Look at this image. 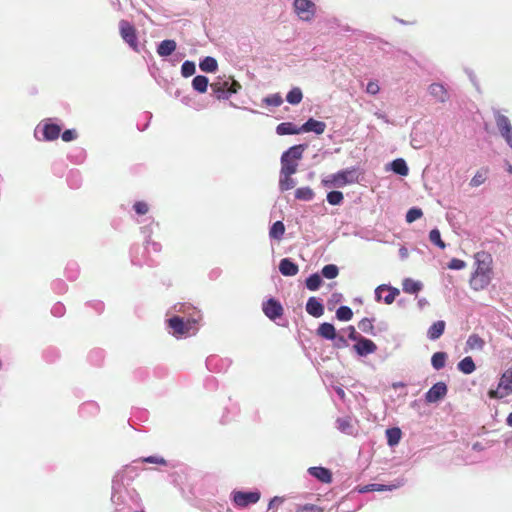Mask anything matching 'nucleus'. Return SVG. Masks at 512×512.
<instances>
[{
	"label": "nucleus",
	"instance_id": "obj_12",
	"mask_svg": "<svg viewBox=\"0 0 512 512\" xmlns=\"http://www.w3.org/2000/svg\"><path fill=\"white\" fill-rule=\"evenodd\" d=\"M406 483V479L404 477L397 478L391 484H380V483H370L363 486H358L357 491L360 494L368 493V492H384V491H393L397 488L404 486Z\"/></svg>",
	"mask_w": 512,
	"mask_h": 512
},
{
	"label": "nucleus",
	"instance_id": "obj_24",
	"mask_svg": "<svg viewBox=\"0 0 512 512\" xmlns=\"http://www.w3.org/2000/svg\"><path fill=\"white\" fill-rule=\"evenodd\" d=\"M326 123L320 120H316L313 117L308 118L302 125V133L313 132L316 135H321L325 132Z\"/></svg>",
	"mask_w": 512,
	"mask_h": 512
},
{
	"label": "nucleus",
	"instance_id": "obj_50",
	"mask_svg": "<svg viewBox=\"0 0 512 512\" xmlns=\"http://www.w3.org/2000/svg\"><path fill=\"white\" fill-rule=\"evenodd\" d=\"M326 200L332 206H339L343 203L344 195L339 190H332L327 193Z\"/></svg>",
	"mask_w": 512,
	"mask_h": 512
},
{
	"label": "nucleus",
	"instance_id": "obj_63",
	"mask_svg": "<svg viewBox=\"0 0 512 512\" xmlns=\"http://www.w3.org/2000/svg\"><path fill=\"white\" fill-rule=\"evenodd\" d=\"M60 135L64 142H71L73 140H76L78 137L76 129H66L62 133H60Z\"/></svg>",
	"mask_w": 512,
	"mask_h": 512
},
{
	"label": "nucleus",
	"instance_id": "obj_17",
	"mask_svg": "<svg viewBox=\"0 0 512 512\" xmlns=\"http://www.w3.org/2000/svg\"><path fill=\"white\" fill-rule=\"evenodd\" d=\"M477 268L474 272L492 274V256L486 251H479L475 254Z\"/></svg>",
	"mask_w": 512,
	"mask_h": 512
},
{
	"label": "nucleus",
	"instance_id": "obj_16",
	"mask_svg": "<svg viewBox=\"0 0 512 512\" xmlns=\"http://www.w3.org/2000/svg\"><path fill=\"white\" fill-rule=\"evenodd\" d=\"M41 131L42 140L46 142H51L58 139V137L60 136L61 125L53 122V119L48 118L43 121Z\"/></svg>",
	"mask_w": 512,
	"mask_h": 512
},
{
	"label": "nucleus",
	"instance_id": "obj_8",
	"mask_svg": "<svg viewBox=\"0 0 512 512\" xmlns=\"http://www.w3.org/2000/svg\"><path fill=\"white\" fill-rule=\"evenodd\" d=\"M130 259L133 266L142 267L144 265L154 267L157 262L149 255V245L144 244L141 247L139 244H134L130 248Z\"/></svg>",
	"mask_w": 512,
	"mask_h": 512
},
{
	"label": "nucleus",
	"instance_id": "obj_27",
	"mask_svg": "<svg viewBox=\"0 0 512 512\" xmlns=\"http://www.w3.org/2000/svg\"><path fill=\"white\" fill-rule=\"evenodd\" d=\"M177 43L173 39H165L157 44L156 52L160 57L167 58L176 51Z\"/></svg>",
	"mask_w": 512,
	"mask_h": 512
},
{
	"label": "nucleus",
	"instance_id": "obj_1",
	"mask_svg": "<svg viewBox=\"0 0 512 512\" xmlns=\"http://www.w3.org/2000/svg\"><path fill=\"white\" fill-rule=\"evenodd\" d=\"M138 471V466L128 464L113 476L111 502L115 506V512H131L140 508L142 499L132 486Z\"/></svg>",
	"mask_w": 512,
	"mask_h": 512
},
{
	"label": "nucleus",
	"instance_id": "obj_33",
	"mask_svg": "<svg viewBox=\"0 0 512 512\" xmlns=\"http://www.w3.org/2000/svg\"><path fill=\"white\" fill-rule=\"evenodd\" d=\"M199 68L205 73H215L218 70V62L212 56H205L200 59Z\"/></svg>",
	"mask_w": 512,
	"mask_h": 512
},
{
	"label": "nucleus",
	"instance_id": "obj_39",
	"mask_svg": "<svg viewBox=\"0 0 512 512\" xmlns=\"http://www.w3.org/2000/svg\"><path fill=\"white\" fill-rule=\"evenodd\" d=\"M285 233V225L281 220L275 221L269 229V237L273 240H281Z\"/></svg>",
	"mask_w": 512,
	"mask_h": 512
},
{
	"label": "nucleus",
	"instance_id": "obj_36",
	"mask_svg": "<svg viewBox=\"0 0 512 512\" xmlns=\"http://www.w3.org/2000/svg\"><path fill=\"white\" fill-rule=\"evenodd\" d=\"M457 369L465 375H470L476 370V365L471 356H466L457 363Z\"/></svg>",
	"mask_w": 512,
	"mask_h": 512
},
{
	"label": "nucleus",
	"instance_id": "obj_64",
	"mask_svg": "<svg viewBox=\"0 0 512 512\" xmlns=\"http://www.w3.org/2000/svg\"><path fill=\"white\" fill-rule=\"evenodd\" d=\"M86 306L92 308L97 314H101L105 309V304L100 300L88 301Z\"/></svg>",
	"mask_w": 512,
	"mask_h": 512
},
{
	"label": "nucleus",
	"instance_id": "obj_28",
	"mask_svg": "<svg viewBox=\"0 0 512 512\" xmlns=\"http://www.w3.org/2000/svg\"><path fill=\"white\" fill-rule=\"evenodd\" d=\"M212 94L218 100H228L232 92L228 88V82H214L210 85Z\"/></svg>",
	"mask_w": 512,
	"mask_h": 512
},
{
	"label": "nucleus",
	"instance_id": "obj_56",
	"mask_svg": "<svg viewBox=\"0 0 512 512\" xmlns=\"http://www.w3.org/2000/svg\"><path fill=\"white\" fill-rule=\"evenodd\" d=\"M221 362V359L218 356L211 355L207 357L205 361V365L207 369L211 372H220L219 364Z\"/></svg>",
	"mask_w": 512,
	"mask_h": 512
},
{
	"label": "nucleus",
	"instance_id": "obj_58",
	"mask_svg": "<svg viewBox=\"0 0 512 512\" xmlns=\"http://www.w3.org/2000/svg\"><path fill=\"white\" fill-rule=\"evenodd\" d=\"M51 289L56 293V294H64L67 292L68 290V285L65 283L64 280L62 279H55L54 281H52L51 283Z\"/></svg>",
	"mask_w": 512,
	"mask_h": 512
},
{
	"label": "nucleus",
	"instance_id": "obj_26",
	"mask_svg": "<svg viewBox=\"0 0 512 512\" xmlns=\"http://www.w3.org/2000/svg\"><path fill=\"white\" fill-rule=\"evenodd\" d=\"M278 268L279 272L285 277L295 276L299 272L298 264L289 257L281 259Z\"/></svg>",
	"mask_w": 512,
	"mask_h": 512
},
{
	"label": "nucleus",
	"instance_id": "obj_42",
	"mask_svg": "<svg viewBox=\"0 0 512 512\" xmlns=\"http://www.w3.org/2000/svg\"><path fill=\"white\" fill-rule=\"evenodd\" d=\"M336 428L344 434L352 435L353 434V425L350 417H339L336 420Z\"/></svg>",
	"mask_w": 512,
	"mask_h": 512
},
{
	"label": "nucleus",
	"instance_id": "obj_54",
	"mask_svg": "<svg viewBox=\"0 0 512 512\" xmlns=\"http://www.w3.org/2000/svg\"><path fill=\"white\" fill-rule=\"evenodd\" d=\"M88 359L91 364L99 366L104 360V351L102 349H94L89 353Z\"/></svg>",
	"mask_w": 512,
	"mask_h": 512
},
{
	"label": "nucleus",
	"instance_id": "obj_13",
	"mask_svg": "<svg viewBox=\"0 0 512 512\" xmlns=\"http://www.w3.org/2000/svg\"><path fill=\"white\" fill-rule=\"evenodd\" d=\"M399 294L400 290L390 284H380L374 290L375 301H383L385 304H392Z\"/></svg>",
	"mask_w": 512,
	"mask_h": 512
},
{
	"label": "nucleus",
	"instance_id": "obj_22",
	"mask_svg": "<svg viewBox=\"0 0 512 512\" xmlns=\"http://www.w3.org/2000/svg\"><path fill=\"white\" fill-rule=\"evenodd\" d=\"M428 93L440 103H445L450 98L446 87L438 82H434L428 86Z\"/></svg>",
	"mask_w": 512,
	"mask_h": 512
},
{
	"label": "nucleus",
	"instance_id": "obj_48",
	"mask_svg": "<svg viewBox=\"0 0 512 512\" xmlns=\"http://www.w3.org/2000/svg\"><path fill=\"white\" fill-rule=\"evenodd\" d=\"M335 316L337 320L347 322L352 319L353 311L349 306L341 305L337 308Z\"/></svg>",
	"mask_w": 512,
	"mask_h": 512
},
{
	"label": "nucleus",
	"instance_id": "obj_15",
	"mask_svg": "<svg viewBox=\"0 0 512 512\" xmlns=\"http://www.w3.org/2000/svg\"><path fill=\"white\" fill-rule=\"evenodd\" d=\"M448 393V386L445 382L439 381L433 384L424 394L425 402L428 404L438 403L443 400Z\"/></svg>",
	"mask_w": 512,
	"mask_h": 512
},
{
	"label": "nucleus",
	"instance_id": "obj_20",
	"mask_svg": "<svg viewBox=\"0 0 512 512\" xmlns=\"http://www.w3.org/2000/svg\"><path fill=\"white\" fill-rule=\"evenodd\" d=\"M306 312L314 318L321 317L325 312L323 301L315 296L308 298L305 306Z\"/></svg>",
	"mask_w": 512,
	"mask_h": 512
},
{
	"label": "nucleus",
	"instance_id": "obj_44",
	"mask_svg": "<svg viewBox=\"0 0 512 512\" xmlns=\"http://www.w3.org/2000/svg\"><path fill=\"white\" fill-rule=\"evenodd\" d=\"M315 193L309 186L299 187L295 190V198L300 201H312Z\"/></svg>",
	"mask_w": 512,
	"mask_h": 512
},
{
	"label": "nucleus",
	"instance_id": "obj_32",
	"mask_svg": "<svg viewBox=\"0 0 512 512\" xmlns=\"http://www.w3.org/2000/svg\"><path fill=\"white\" fill-rule=\"evenodd\" d=\"M387 445L391 448L397 446L402 438V431L399 427H389L385 431Z\"/></svg>",
	"mask_w": 512,
	"mask_h": 512
},
{
	"label": "nucleus",
	"instance_id": "obj_23",
	"mask_svg": "<svg viewBox=\"0 0 512 512\" xmlns=\"http://www.w3.org/2000/svg\"><path fill=\"white\" fill-rule=\"evenodd\" d=\"M491 282V274L473 272L470 278V286L475 291L488 287Z\"/></svg>",
	"mask_w": 512,
	"mask_h": 512
},
{
	"label": "nucleus",
	"instance_id": "obj_2",
	"mask_svg": "<svg viewBox=\"0 0 512 512\" xmlns=\"http://www.w3.org/2000/svg\"><path fill=\"white\" fill-rule=\"evenodd\" d=\"M341 331L347 333V337L338 332L334 324L323 322L316 329V334L324 340L331 341L335 349L347 348L349 347V340L355 342L362 336L353 325H349Z\"/></svg>",
	"mask_w": 512,
	"mask_h": 512
},
{
	"label": "nucleus",
	"instance_id": "obj_5",
	"mask_svg": "<svg viewBox=\"0 0 512 512\" xmlns=\"http://www.w3.org/2000/svg\"><path fill=\"white\" fill-rule=\"evenodd\" d=\"M119 33L122 40L129 46L132 51L136 53H140L142 51L144 46L139 43L138 31L131 22L124 19L120 20Z\"/></svg>",
	"mask_w": 512,
	"mask_h": 512
},
{
	"label": "nucleus",
	"instance_id": "obj_55",
	"mask_svg": "<svg viewBox=\"0 0 512 512\" xmlns=\"http://www.w3.org/2000/svg\"><path fill=\"white\" fill-rule=\"evenodd\" d=\"M263 103L267 106L278 107L283 103V98L280 93H274L266 96L263 99Z\"/></svg>",
	"mask_w": 512,
	"mask_h": 512
},
{
	"label": "nucleus",
	"instance_id": "obj_18",
	"mask_svg": "<svg viewBox=\"0 0 512 512\" xmlns=\"http://www.w3.org/2000/svg\"><path fill=\"white\" fill-rule=\"evenodd\" d=\"M295 173L292 166L287 165L284 169H280L279 189L281 192L288 191L295 187L296 181L292 178V175Z\"/></svg>",
	"mask_w": 512,
	"mask_h": 512
},
{
	"label": "nucleus",
	"instance_id": "obj_47",
	"mask_svg": "<svg viewBox=\"0 0 512 512\" xmlns=\"http://www.w3.org/2000/svg\"><path fill=\"white\" fill-rule=\"evenodd\" d=\"M322 278H326L328 280L335 279L339 274V268L335 264H326L320 271Z\"/></svg>",
	"mask_w": 512,
	"mask_h": 512
},
{
	"label": "nucleus",
	"instance_id": "obj_53",
	"mask_svg": "<svg viewBox=\"0 0 512 512\" xmlns=\"http://www.w3.org/2000/svg\"><path fill=\"white\" fill-rule=\"evenodd\" d=\"M423 216V211L419 207H411L406 212V222L407 223H413L416 220L420 219Z\"/></svg>",
	"mask_w": 512,
	"mask_h": 512
},
{
	"label": "nucleus",
	"instance_id": "obj_6",
	"mask_svg": "<svg viewBox=\"0 0 512 512\" xmlns=\"http://www.w3.org/2000/svg\"><path fill=\"white\" fill-rule=\"evenodd\" d=\"M261 498V492L258 489L253 490H236L234 489L230 494L231 502L235 507L247 508L256 504Z\"/></svg>",
	"mask_w": 512,
	"mask_h": 512
},
{
	"label": "nucleus",
	"instance_id": "obj_3",
	"mask_svg": "<svg viewBox=\"0 0 512 512\" xmlns=\"http://www.w3.org/2000/svg\"><path fill=\"white\" fill-rule=\"evenodd\" d=\"M361 171L358 166L341 169L323 178L321 183L326 188H342L360 181Z\"/></svg>",
	"mask_w": 512,
	"mask_h": 512
},
{
	"label": "nucleus",
	"instance_id": "obj_59",
	"mask_svg": "<svg viewBox=\"0 0 512 512\" xmlns=\"http://www.w3.org/2000/svg\"><path fill=\"white\" fill-rule=\"evenodd\" d=\"M69 160L74 164H81L86 158V151L82 148L76 149V154H70Z\"/></svg>",
	"mask_w": 512,
	"mask_h": 512
},
{
	"label": "nucleus",
	"instance_id": "obj_35",
	"mask_svg": "<svg viewBox=\"0 0 512 512\" xmlns=\"http://www.w3.org/2000/svg\"><path fill=\"white\" fill-rule=\"evenodd\" d=\"M322 284H323V278H322L320 272L312 273L305 279V287L309 291L319 290L320 287L322 286Z\"/></svg>",
	"mask_w": 512,
	"mask_h": 512
},
{
	"label": "nucleus",
	"instance_id": "obj_21",
	"mask_svg": "<svg viewBox=\"0 0 512 512\" xmlns=\"http://www.w3.org/2000/svg\"><path fill=\"white\" fill-rule=\"evenodd\" d=\"M140 224V232L144 237V244L149 245L151 236L155 232L156 229H159V223L154 220V218L149 217L142 222L139 221Z\"/></svg>",
	"mask_w": 512,
	"mask_h": 512
},
{
	"label": "nucleus",
	"instance_id": "obj_51",
	"mask_svg": "<svg viewBox=\"0 0 512 512\" xmlns=\"http://www.w3.org/2000/svg\"><path fill=\"white\" fill-rule=\"evenodd\" d=\"M429 240L431 241L432 244H434L435 246L442 250L446 248V243L442 240L441 233L438 228H433L432 230H430Z\"/></svg>",
	"mask_w": 512,
	"mask_h": 512
},
{
	"label": "nucleus",
	"instance_id": "obj_9",
	"mask_svg": "<svg viewBox=\"0 0 512 512\" xmlns=\"http://www.w3.org/2000/svg\"><path fill=\"white\" fill-rule=\"evenodd\" d=\"M510 394H512V366L501 374L497 389L489 392L491 398L497 399H502Z\"/></svg>",
	"mask_w": 512,
	"mask_h": 512
},
{
	"label": "nucleus",
	"instance_id": "obj_30",
	"mask_svg": "<svg viewBox=\"0 0 512 512\" xmlns=\"http://www.w3.org/2000/svg\"><path fill=\"white\" fill-rule=\"evenodd\" d=\"M276 133L280 136L285 135H296L301 134V126H297L295 123L287 121L281 122L276 126Z\"/></svg>",
	"mask_w": 512,
	"mask_h": 512
},
{
	"label": "nucleus",
	"instance_id": "obj_43",
	"mask_svg": "<svg viewBox=\"0 0 512 512\" xmlns=\"http://www.w3.org/2000/svg\"><path fill=\"white\" fill-rule=\"evenodd\" d=\"M64 274L69 281H75L80 274V267L76 261H69L65 267Z\"/></svg>",
	"mask_w": 512,
	"mask_h": 512
},
{
	"label": "nucleus",
	"instance_id": "obj_45",
	"mask_svg": "<svg viewBox=\"0 0 512 512\" xmlns=\"http://www.w3.org/2000/svg\"><path fill=\"white\" fill-rule=\"evenodd\" d=\"M374 318H363L358 323V328L365 334L376 336L377 332L375 331L374 325Z\"/></svg>",
	"mask_w": 512,
	"mask_h": 512
},
{
	"label": "nucleus",
	"instance_id": "obj_41",
	"mask_svg": "<svg viewBox=\"0 0 512 512\" xmlns=\"http://www.w3.org/2000/svg\"><path fill=\"white\" fill-rule=\"evenodd\" d=\"M484 346L485 341L478 334H471L466 341L465 351L482 350Z\"/></svg>",
	"mask_w": 512,
	"mask_h": 512
},
{
	"label": "nucleus",
	"instance_id": "obj_46",
	"mask_svg": "<svg viewBox=\"0 0 512 512\" xmlns=\"http://www.w3.org/2000/svg\"><path fill=\"white\" fill-rule=\"evenodd\" d=\"M302 99L303 92L299 87L291 88L286 95V101L291 105H298Z\"/></svg>",
	"mask_w": 512,
	"mask_h": 512
},
{
	"label": "nucleus",
	"instance_id": "obj_37",
	"mask_svg": "<svg viewBox=\"0 0 512 512\" xmlns=\"http://www.w3.org/2000/svg\"><path fill=\"white\" fill-rule=\"evenodd\" d=\"M192 88L199 94H203L207 91L209 86V78L205 75H196L192 79Z\"/></svg>",
	"mask_w": 512,
	"mask_h": 512
},
{
	"label": "nucleus",
	"instance_id": "obj_40",
	"mask_svg": "<svg viewBox=\"0 0 512 512\" xmlns=\"http://www.w3.org/2000/svg\"><path fill=\"white\" fill-rule=\"evenodd\" d=\"M448 355L444 351H437L431 357V365L432 367L439 371L443 369L446 365Z\"/></svg>",
	"mask_w": 512,
	"mask_h": 512
},
{
	"label": "nucleus",
	"instance_id": "obj_61",
	"mask_svg": "<svg viewBox=\"0 0 512 512\" xmlns=\"http://www.w3.org/2000/svg\"><path fill=\"white\" fill-rule=\"evenodd\" d=\"M486 180L485 173H482L481 171H477L476 174L473 176V178L470 180L469 185L471 187H478L482 185Z\"/></svg>",
	"mask_w": 512,
	"mask_h": 512
},
{
	"label": "nucleus",
	"instance_id": "obj_34",
	"mask_svg": "<svg viewBox=\"0 0 512 512\" xmlns=\"http://www.w3.org/2000/svg\"><path fill=\"white\" fill-rule=\"evenodd\" d=\"M402 289L408 294H418L423 289L422 282L412 278H405L402 283Z\"/></svg>",
	"mask_w": 512,
	"mask_h": 512
},
{
	"label": "nucleus",
	"instance_id": "obj_29",
	"mask_svg": "<svg viewBox=\"0 0 512 512\" xmlns=\"http://www.w3.org/2000/svg\"><path fill=\"white\" fill-rule=\"evenodd\" d=\"M99 411V404L95 401L90 400L80 405L78 413L82 418H91L98 415Z\"/></svg>",
	"mask_w": 512,
	"mask_h": 512
},
{
	"label": "nucleus",
	"instance_id": "obj_57",
	"mask_svg": "<svg viewBox=\"0 0 512 512\" xmlns=\"http://www.w3.org/2000/svg\"><path fill=\"white\" fill-rule=\"evenodd\" d=\"M133 211L138 216H144L149 211V205L145 201H136L132 206Z\"/></svg>",
	"mask_w": 512,
	"mask_h": 512
},
{
	"label": "nucleus",
	"instance_id": "obj_11",
	"mask_svg": "<svg viewBox=\"0 0 512 512\" xmlns=\"http://www.w3.org/2000/svg\"><path fill=\"white\" fill-rule=\"evenodd\" d=\"M262 311L271 321L276 322L284 315V308L281 302L275 297H269L262 302Z\"/></svg>",
	"mask_w": 512,
	"mask_h": 512
},
{
	"label": "nucleus",
	"instance_id": "obj_38",
	"mask_svg": "<svg viewBox=\"0 0 512 512\" xmlns=\"http://www.w3.org/2000/svg\"><path fill=\"white\" fill-rule=\"evenodd\" d=\"M67 184L72 189H78L82 185V174L78 169H71L67 175Z\"/></svg>",
	"mask_w": 512,
	"mask_h": 512
},
{
	"label": "nucleus",
	"instance_id": "obj_31",
	"mask_svg": "<svg viewBox=\"0 0 512 512\" xmlns=\"http://www.w3.org/2000/svg\"><path fill=\"white\" fill-rule=\"evenodd\" d=\"M446 323L443 320L433 322V324L427 330V338L431 341L438 340L445 331Z\"/></svg>",
	"mask_w": 512,
	"mask_h": 512
},
{
	"label": "nucleus",
	"instance_id": "obj_19",
	"mask_svg": "<svg viewBox=\"0 0 512 512\" xmlns=\"http://www.w3.org/2000/svg\"><path fill=\"white\" fill-rule=\"evenodd\" d=\"M308 474L323 484H330L333 481V474L329 468L323 466H312L307 470Z\"/></svg>",
	"mask_w": 512,
	"mask_h": 512
},
{
	"label": "nucleus",
	"instance_id": "obj_49",
	"mask_svg": "<svg viewBox=\"0 0 512 512\" xmlns=\"http://www.w3.org/2000/svg\"><path fill=\"white\" fill-rule=\"evenodd\" d=\"M138 463H149V464H158V465H166L167 461L158 455H150L147 457H143L137 460H134L131 464L137 466Z\"/></svg>",
	"mask_w": 512,
	"mask_h": 512
},
{
	"label": "nucleus",
	"instance_id": "obj_4",
	"mask_svg": "<svg viewBox=\"0 0 512 512\" xmlns=\"http://www.w3.org/2000/svg\"><path fill=\"white\" fill-rule=\"evenodd\" d=\"M166 324L169 332L178 339L186 338L191 335V331L194 334L197 330V319L194 317L185 320L181 316L174 315L166 320Z\"/></svg>",
	"mask_w": 512,
	"mask_h": 512
},
{
	"label": "nucleus",
	"instance_id": "obj_52",
	"mask_svg": "<svg viewBox=\"0 0 512 512\" xmlns=\"http://www.w3.org/2000/svg\"><path fill=\"white\" fill-rule=\"evenodd\" d=\"M196 72V64L194 61H191V60H185L183 63H182V66H181V75L184 77V78H188L190 76H193Z\"/></svg>",
	"mask_w": 512,
	"mask_h": 512
},
{
	"label": "nucleus",
	"instance_id": "obj_7",
	"mask_svg": "<svg viewBox=\"0 0 512 512\" xmlns=\"http://www.w3.org/2000/svg\"><path fill=\"white\" fill-rule=\"evenodd\" d=\"M307 147L308 144L302 143L293 145L285 150L280 157L281 169H284L288 165L294 168V172H297L298 161L302 159L303 153Z\"/></svg>",
	"mask_w": 512,
	"mask_h": 512
},
{
	"label": "nucleus",
	"instance_id": "obj_60",
	"mask_svg": "<svg viewBox=\"0 0 512 512\" xmlns=\"http://www.w3.org/2000/svg\"><path fill=\"white\" fill-rule=\"evenodd\" d=\"M343 295L339 292H334L331 294L330 298L327 301V307L329 310H333L335 305L342 302Z\"/></svg>",
	"mask_w": 512,
	"mask_h": 512
},
{
	"label": "nucleus",
	"instance_id": "obj_10",
	"mask_svg": "<svg viewBox=\"0 0 512 512\" xmlns=\"http://www.w3.org/2000/svg\"><path fill=\"white\" fill-rule=\"evenodd\" d=\"M492 112L501 137L506 141L507 145L512 150V125L509 118L501 114L500 111L496 108H493Z\"/></svg>",
	"mask_w": 512,
	"mask_h": 512
},
{
	"label": "nucleus",
	"instance_id": "obj_14",
	"mask_svg": "<svg viewBox=\"0 0 512 512\" xmlns=\"http://www.w3.org/2000/svg\"><path fill=\"white\" fill-rule=\"evenodd\" d=\"M351 350L359 358H364L370 354L375 353L377 351V345L371 339L366 338L362 335L351 346Z\"/></svg>",
	"mask_w": 512,
	"mask_h": 512
},
{
	"label": "nucleus",
	"instance_id": "obj_25",
	"mask_svg": "<svg viewBox=\"0 0 512 512\" xmlns=\"http://www.w3.org/2000/svg\"><path fill=\"white\" fill-rule=\"evenodd\" d=\"M386 171H391L398 176L405 177L409 174V167L403 158H396L386 164Z\"/></svg>",
	"mask_w": 512,
	"mask_h": 512
},
{
	"label": "nucleus",
	"instance_id": "obj_62",
	"mask_svg": "<svg viewBox=\"0 0 512 512\" xmlns=\"http://www.w3.org/2000/svg\"><path fill=\"white\" fill-rule=\"evenodd\" d=\"M447 267L451 270H462L466 267V262L459 258H452L448 262Z\"/></svg>",
	"mask_w": 512,
	"mask_h": 512
}]
</instances>
